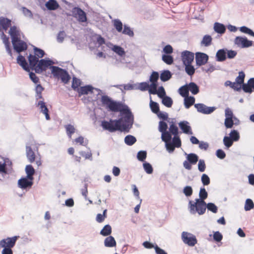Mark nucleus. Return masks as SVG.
Segmentation results:
<instances>
[{"label":"nucleus","mask_w":254,"mask_h":254,"mask_svg":"<svg viewBox=\"0 0 254 254\" xmlns=\"http://www.w3.org/2000/svg\"><path fill=\"white\" fill-rule=\"evenodd\" d=\"M50 68L54 77L60 79L64 84H67L69 82L70 76L66 70L55 66H51Z\"/></svg>","instance_id":"obj_5"},{"label":"nucleus","mask_w":254,"mask_h":254,"mask_svg":"<svg viewBox=\"0 0 254 254\" xmlns=\"http://www.w3.org/2000/svg\"><path fill=\"white\" fill-rule=\"evenodd\" d=\"M198 156L195 154L190 153L187 156V160L191 164H195L198 161Z\"/></svg>","instance_id":"obj_38"},{"label":"nucleus","mask_w":254,"mask_h":254,"mask_svg":"<svg viewBox=\"0 0 254 254\" xmlns=\"http://www.w3.org/2000/svg\"><path fill=\"white\" fill-rule=\"evenodd\" d=\"M172 143L176 147L179 148L181 146V140L178 135L177 136H174L172 139Z\"/></svg>","instance_id":"obj_54"},{"label":"nucleus","mask_w":254,"mask_h":254,"mask_svg":"<svg viewBox=\"0 0 254 254\" xmlns=\"http://www.w3.org/2000/svg\"><path fill=\"white\" fill-rule=\"evenodd\" d=\"M159 78V73L156 71H153L150 77V81L151 83H157Z\"/></svg>","instance_id":"obj_53"},{"label":"nucleus","mask_w":254,"mask_h":254,"mask_svg":"<svg viewBox=\"0 0 254 254\" xmlns=\"http://www.w3.org/2000/svg\"><path fill=\"white\" fill-rule=\"evenodd\" d=\"M242 88L246 93H251L253 91L252 88L248 83H243L242 85Z\"/></svg>","instance_id":"obj_63"},{"label":"nucleus","mask_w":254,"mask_h":254,"mask_svg":"<svg viewBox=\"0 0 254 254\" xmlns=\"http://www.w3.org/2000/svg\"><path fill=\"white\" fill-rule=\"evenodd\" d=\"M0 37L2 40V42L5 45L6 51L10 56L12 57V52L10 48V43L9 42V38L4 33L3 31L0 33Z\"/></svg>","instance_id":"obj_16"},{"label":"nucleus","mask_w":254,"mask_h":254,"mask_svg":"<svg viewBox=\"0 0 254 254\" xmlns=\"http://www.w3.org/2000/svg\"><path fill=\"white\" fill-rule=\"evenodd\" d=\"M101 101L102 105L109 111L113 112H120L126 114L124 117L119 120L110 119L109 121H102L101 126L103 128L111 132L117 130L128 132L132 124V118L127 107L120 102L112 100L107 95L102 96Z\"/></svg>","instance_id":"obj_1"},{"label":"nucleus","mask_w":254,"mask_h":254,"mask_svg":"<svg viewBox=\"0 0 254 254\" xmlns=\"http://www.w3.org/2000/svg\"><path fill=\"white\" fill-rule=\"evenodd\" d=\"M150 107L153 113L157 114L159 112V106L157 103L151 100Z\"/></svg>","instance_id":"obj_39"},{"label":"nucleus","mask_w":254,"mask_h":254,"mask_svg":"<svg viewBox=\"0 0 254 254\" xmlns=\"http://www.w3.org/2000/svg\"><path fill=\"white\" fill-rule=\"evenodd\" d=\"M206 207L209 210L213 213H216L217 212V207L214 203H208L207 204Z\"/></svg>","instance_id":"obj_61"},{"label":"nucleus","mask_w":254,"mask_h":254,"mask_svg":"<svg viewBox=\"0 0 254 254\" xmlns=\"http://www.w3.org/2000/svg\"><path fill=\"white\" fill-rule=\"evenodd\" d=\"M11 26V20L3 17H0V32L6 31Z\"/></svg>","instance_id":"obj_15"},{"label":"nucleus","mask_w":254,"mask_h":254,"mask_svg":"<svg viewBox=\"0 0 254 254\" xmlns=\"http://www.w3.org/2000/svg\"><path fill=\"white\" fill-rule=\"evenodd\" d=\"M93 88L90 85H86L81 87L78 90V92L80 95L87 94L89 92H93Z\"/></svg>","instance_id":"obj_19"},{"label":"nucleus","mask_w":254,"mask_h":254,"mask_svg":"<svg viewBox=\"0 0 254 254\" xmlns=\"http://www.w3.org/2000/svg\"><path fill=\"white\" fill-rule=\"evenodd\" d=\"M113 51L120 56H123L125 54L123 48L119 46H114L112 48Z\"/></svg>","instance_id":"obj_43"},{"label":"nucleus","mask_w":254,"mask_h":254,"mask_svg":"<svg viewBox=\"0 0 254 254\" xmlns=\"http://www.w3.org/2000/svg\"><path fill=\"white\" fill-rule=\"evenodd\" d=\"M38 104L41 111L45 115L46 120H48V108L45 105V103L43 101H39Z\"/></svg>","instance_id":"obj_30"},{"label":"nucleus","mask_w":254,"mask_h":254,"mask_svg":"<svg viewBox=\"0 0 254 254\" xmlns=\"http://www.w3.org/2000/svg\"><path fill=\"white\" fill-rule=\"evenodd\" d=\"M206 168V165L204 161L203 160H199L198 164V169L201 172H203L205 171Z\"/></svg>","instance_id":"obj_59"},{"label":"nucleus","mask_w":254,"mask_h":254,"mask_svg":"<svg viewBox=\"0 0 254 254\" xmlns=\"http://www.w3.org/2000/svg\"><path fill=\"white\" fill-rule=\"evenodd\" d=\"M230 137L233 141H237L240 138L239 132L236 130H233L230 133Z\"/></svg>","instance_id":"obj_47"},{"label":"nucleus","mask_w":254,"mask_h":254,"mask_svg":"<svg viewBox=\"0 0 254 254\" xmlns=\"http://www.w3.org/2000/svg\"><path fill=\"white\" fill-rule=\"evenodd\" d=\"M122 32L123 34L128 35L130 37H132L134 35L133 31L126 25H124V30H122Z\"/></svg>","instance_id":"obj_44"},{"label":"nucleus","mask_w":254,"mask_h":254,"mask_svg":"<svg viewBox=\"0 0 254 254\" xmlns=\"http://www.w3.org/2000/svg\"><path fill=\"white\" fill-rule=\"evenodd\" d=\"M245 74L243 71H240L239 72V76L236 78V82L238 83L239 87H242V84L244 83Z\"/></svg>","instance_id":"obj_32"},{"label":"nucleus","mask_w":254,"mask_h":254,"mask_svg":"<svg viewBox=\"0 0 254 254\" xmlns=\"http://www.w3.org/2000/svg\"><path fill=\"white\" fill-rule=\"evenodd\" d=\"M201 181L204 186H207L210 184V179L209 177L205 174H202L201 176Z\"/></svg>","instance_id":"obj_58"},{"label":"nucleus","mask_w":254,"mask_h":254,"mask_svg":"<svg viewBox=\"0 0 254 254\" xmlns=\"http://www.w3.org/2000/svg\"><path fill=\"white\" fill-rule=\"evenodd\" d=\"M112 233V228L110 225H106L101 230L100 234L104 236L110 235Z\"/></svg>","instance_id":"obj_33"},{"label":"nucleus","mask_w":254,"mask_h":254,"mask_svg":"<svg viewBox=\"0 0 254 254\" xmlns=\"http://www.w3.org/2000/svg\"><path fill=\"white\" fill-rule=\"evenodd\" d=\"M214 31L217 33L222 34L225 32V26L221 23L216 22L214 24Z\"/></svg>","instance_id":"obj_18"},{"label":"nucleus","mask_w":254,"mask_h":254,"mask_svg":"<svg viewBox=\"0 0 254 254\" xmlns=\"http://www.w3.org/2000/svg\"><path fill=\"white\" fill-rule=\"evenodd\" d=\"M80 85V81L79 79L73 77L72 79V88L75 90L76 89L78 88V87Z\"/></svg>","instance_id":"obj_60"},{"label":"nucleus","mask_w":254,"mask_h":254,"mask_svg":"<svg viewBox=\"0 0 254 254\" xmlns=\"http://www.w3.org/2000/svg\"><path fill=\"white\" fill-rule=\"evenodd\" d=\"M212 40V37L210 35H206L203 37L202 40L201 41V45L205 47H208L211 44Z\"/></svg>","instance_id":"obj_26"},{"label":"nucleus","mask_w":254,"mask_h":254,"mask_svg":"<svg viewBox=\"0 0 254 254\" xmlns=\"http://www.w3.org/2000/svg\"><path fill=\"white\" fill-rule=\"evenodd\" d=\"M156 94L158 95V97L160 98H162L166 96H165V95H166L165 91L164 90V88L162 86H161L159 88L158 90L157 91Z\"/></svg>","instance_id":"obj_62"},{"label":"nucleus","mask_w":254,"mask_h":254,"mask_svg":"<svg viewBox=\"0 0 254 254\" xmlns=\"http://www.w3.org/2000/svg\"><path fill=\"white\" fill-rule=\"evenodd\" d=\"M207 196L208 194L205 188H201L199 193V198L198 199L199 200L204 201V199H205L207 197Z\"/></svg>","instance_id":"obj_45"},{"label":"nucleus","mask_w":254,"mask_h":254,"mask_svg":"<svg viewBox=\"0 0 254 254\" xmlns=\"http://www.w3.org/2000/svg\"><path fill=\"white\" fill-rule=\"evenodd\" d=\"M225 85L226 86H230L232 89L238 91H240L241 89V87H239L238 83L236 82H232L230 80H227L225 82Z\"/></svg>","instance_id":"obj_29"},{"label":"nucleus","mask_w":254,"mask_h":254,"mask_svg":"<svg viewBox=\"0 0 254 254\" xmlns=\"http://www.w3.org/2000/svg\"><path fill=\"white\" fill-rule=\"evenodd\" d=\"M172 77V74L169 70L163 71L160 75V79L162 81H166L169 80Z\"/></svg>","instance_id":"obj_31"},{"label":"nucleus","mask_w":254,"mask_h":254,"mask_svg":"<svg viewBox=\"0 0 254 254\" xmlns=\"http://www.w3.org/2000/svg\"><path fill=\"white\" fill-rule=\"evenodd\" d=\"M194 107L198 112L204 114H209L215 110V107H208L201 103L195 104Z\"/></svg>","instance_id":"obj_13"},{"label":"nucleus","mask_w":254,"mask_h":254,"mask_svg":"<svg viewBox=\"0 0 254 254\" xmlns=\"http://www.w3.org/2000/svg\"><path fill=\"white\" fill-rule=\"evenodd\" d=\"M234 43L238 47L241 48H248L253 45V42L248 40L246 37L237 36L234 40Z\"/></svg>","instance_id":"obj_9"},{"label":"nucleus","mask_w":254,"mask_h":254,"mask_svg":"<svg viewBox=\"0 0 254 254\" xmlns=\"http://www.w3.org/2000/svg\"><path fill=\"white\" fill-rule=\"evenodd\" d=\"M165 142L167 149L169 151V152H173L174 151L175 148L176 147L172 143H171L170 141H167Z\"/></svg>","instance_id":"obj_64"},{"label":"nucleus","mask_w":254,"mask_h":254,"mask_svg":"<svg viewBox=\"0 0 254 254\" xmlns=\"http://www.w3.org/2000/svg\"><path fill=\"white\" fill-rule=\"evenodd\" d=\"M26 154L28 159L30 162H33L35 159V154L31 147L26 146Z\"/></svg>","instance_id":"obj_22"},{"label":"nucleus","mask_w":254,"mask_h":254,"mask_svg":"<svg viewBox=\"0 0 254 254\" xmlns=\"http://www.w3.org/2000/svg\"><path fill=\"white\" fill-rule=\"evenodd\" d=\"M254 207L253 201L251 199H247L245 205V209L247 211L250 210Z\"/></svg>","instance_id":"obj_49"},{"label":"nucleus","mask_w":254,"mask_h":254,"mask_svg":"<svg viewBox=\"0 0 254 254\" xmlns=\"http://www.w3.org/2000/svg\"><path fill=\"white\" fill-rule=\"evenodd\" d=\"M60 5L56 0H49V10H56Z\"/></svg>","instance_id":"obj_42"},{"label":"nucleus","mask_w":254,"mask_h":254,"mask_svg":"<svg viewBox=\"0 0 254 254\" xmlns=\"http://www.w3.org/2000/svg\"><path fill=\"white\" fill-rule=\"evenodd\" d=\"M66 133L70 138L71 137V135L75 132V129L73 126L69 124L65 125L64 127Z\"/></svg>","instance_id":"obj_40"},{"label":"nucleus","mask_w":254,"mask_h":254,"mask_svg":"<svg viewBox=\"0 0 254 254\" xmlns=\"http://www.w3.org/2000/svg\"><path fill=\"white\" fill-rule=\"evenodd\" d=\"M25 171L27 174V178L29 180H33V175L35 173V170L33 167L30 165H27L25 168Z\"/></svg>","instance_id":"obj_23"},{"label":"nucleus","mask_w":254,"mask_h":254,"mask_svg":"<svg viewBox=\"0 0 254 254\" xmlns=\"http://www.w3.org/2000/svg\"><path fill=\"white\" fill-rule=\"evenodd\" d=\"M185 65V70L187 74L190 76L192 75L195 72V68L191 64H184Z\"/></svg>","instance_id":"obj_41"},{"label":"nucleus","mask_w":254,"mask_h":254,"mask_svg":"<svg viewBox=\"0 0 254 254\" xmlns=\"http://www.w3.org/2000/svg\"><path fill=\"white\" fill-rule=\"evenodd\" d=\"M104 245L107 247H113L116 246V242L113 237L109 236L105 239Z\"/></svg>","instance_id":"obj_21"},{"label":"nucleus","mask_w":254,"mask_h":254,"mask_svg":"<svg viewBox=\"0 0 254 254\" xmlns=\"http://www.w3.org/2000/svg\"><path fill=\"white\" fill-rule=\"evenodd\" d=\"M44 54V51L34 47L33 53L28 57L29 65L25 58L21 55L18 56L17 63L26 71L29 72L32 69L38 73H40L46 71L48 68V60H40L43 57Z\"/></svg>","instance_id":"obj_2"},{"label":"nucleus","mask_w":254,"mask_h":254,"mask_svg":"<svg viewBox=\"0 0 254 254\" xmlns=\"http://www.w3.org/2000/svg\"><path fill=\"white\" fill-rule=\"evenodd\" d=\"M162 99V104L168 108L171 107L173 104V100L172 99L168 96H165Z\"/></svg>","instance_id":"obj_34"},{"label":"nucleus","mask_w":254,"mask_h":254,"mask_svg":"<svg viewBox=\"0 0 254 254\" xmlns=\"http://www.w3.org/2000/svg\"><path fill=\"white\" fill-rule=\"evenodd\" d=\"M8 33L11 36L12 44L14 50L17 53L22 52L27 49L26 43L22 40V33L16 26H11Z\"/></svg>","instance_id":"obj_3"},{"label":"nucleus","mask_w":254,"mask_h":254,"mask_svg":"<svg viewBox=\"0 0 254 254\" xmlns=\"http://www.w3.org/2000/svg\"><path fill=\"white\" fill-rule=\"evenodd\" d=\"M233 118H226L225 119L224 124L226 128H232L234 125Z\"/></svg>","instance_id":"obj_51"},{"label":"nucleus","mask_w":254,"mask_h":254,"mask_svg":"<svg viewBox=\"0 0 254 254\" xmlns=\"http://www.w3.org/2000/svg\"><path fill=\"white\" fill-rule=\"evenodd\" d=\"M136 141L135 137L131 135H128L125 138V142L128 145H133Z\"/></svg>","instance_id":"obj_37"},{"label":"nucleus","mask_w":254,"mask_h":254,"mask_svg":"<svg viewBox=\"0 0 254 254\" xmlns=\"http://www.w3.org/2000/svg\"><path fill=\"white\" fill-rule=\"evenodd\" d=\"M188 86L189 91H190L192 94L195 95L199 92V88L195 83L190 82L188 84Z\"/></svg>","instance_id":"obj_25"},{"label":"nucleus","mask_w":254,"mask_h":254,"mask_svg":"<svg viewBox=\"0 0 254 254\" xmlns=\"http://www.w3.org/2000/svg\"><path fill=\"white\" fill-rule=\"evenodd\" d=\"M19 237V236H14L1 240L0 241V247L9 248V249L13 248Z\"/></svg>","instance_id":"obj_10"},{"label":"nucleus","mask_w":254,"mask_h":254,"mask_svg":"<svg viewBox=\"0 0 254 254\" xmlns=\"http://www.w3.org/2000/svg\"><path fill=\"white\" fill-rule=\"evenodd\" d=\"M183 242L190 246H194L197 243V240L195 236L186 232H183L182 234Z\"/></svg>","instance_id":"obj_8"},{"label":"nucleus","mask_w":254,"mask_h":254,"mask_svg":"<svg viewBox=\"0 0 254 254\" xmlns=\"http://www.w3.org/2000/svg\"><path fill=\"white\" fill-rule=\"evenodd\" d=\"M208 56L203 53L197 52L195 54V61L197 66L205 65L208 61Z\"/></svg>","instance_id":"obj_11"},{"label":"nucleus","mask_w":254,"mask_h":254,"mask_svg":"<svg viewBox=\"0 0 254 254\" xmlns=\"http://www.w3.org/2000/svg\"><path fill=\"white\" fill-rule=\"evenodd\" d=\"M147 153L145 151H140L138 152L137 157L138 160L140 161H144L146 159Z\"/></svg>","instance_id":"obj_55"},{"label":"nucleus","mask_w":254,"mask_h":254,"mask_svg":"<svg viewBox=\"0 0 254 254\" xmlns=\"http://www.w3.org/2000/svg\"><path fill=\"white\" fill-rule=\"evenodd\" d=\"M240 31L244 33L248 34L250 36L254 37V32L251 29L246 26H242L240 28Z\"/></svg>","instance_id":"obj_46"},{"label":"nucleus","mask_w":254,"mask_h":254,"mask_svg":"<svg viewBox=\"0 0 254 254\" xmlns=\"http://www.w3.org/2000/svg\"><path fill=\"white\" fill-rule=\"evenodd\" d=\"M179 126L183 132L186 134H192V132L190 127L189 125V123L187 121L181 122Z\"/></svg>","instance_id":"obj_17"},{"label":"nucleus","mask_w":254,"mask_h":254,"mask_svg":"<svg viewBox=\"0 0 254 254\" xmlns=\"http://www.w3.org/2000/svg\"><path fill=\"white\" fill-rule=\"evenodd\" d=\"M169 132L171 135L173 134L174 136H177L178 135V128L173 121L170 123Z\"/></svg>","instance_id":"obj_27"},{"label":"nucleus","mask_w":254,"mask_h":254,"mask_svg":"<svg viewBox=\"0 0 254 254\" xmlns=\"http://www.w3.org/2000/svg\"><path fill=\"white\" fill-rule=\"evenodd\" d=\"M168 128L167 124L166 122L160 121L159 123V130L162 133L161 138L164 142L170 141L172 139L171 133L167 131Z\"/></svg>","instance_id":"obj_6"},{"label":"nucleus","mask_w":254,"mask_h":254,"mask_svg":"<svg viewBox=\"0 0 254 254\" xmlns=\"http://www.w3.org/2000/svg\"><path fill=\"white\" fill-rule=\"evenodd\" d=\"M181 58L184 64H191L194 59V54L189 51H185L181 53Z\"/></svg>","instance_id":"obj_12"},{"label":"nucleus","mask_w":254,"mask_h":254,"mask_svg":"<svg viewBox=\"0 0 254 254\" xmlns=\"http://www.w3.org/2000/svg\"><path fill=\"white\" fill-rule=\"evenodd\" d=\"M189 208L191 213L195 214L197 212L199 215H202L205 212L206 204L204 201L198 199H196L195 202L190 200Z\"/></svg>","instance_id":"obj_4"},{"label":"nucleus","mask_w":254,"mask_h":254,"mask_svg":"<svg viewBox=\"0 0 254 254\" xmlns=\"http://www.w3.org/2000/svg\"><path fill=\"white\" fill-rule=\"evenodd\" d=\"M183 192L187 196H190L192 194V189L190 186H186L184 188Z\"/></svg>","instance_id":"obj_57"},{"label":"nucleus","mask_w":254,"mask_h":254,"mask_svg":"<svg viewBox=\"0 0 254 254\" xmlns=\"http://www.w3.org/2000/svg\"><path fill=\"white\" fill-rule=\"evenodd\" d=\"M33 180H29L27 177L18 180V187L22 189L31 188L33 185Z\"/></svg>","instance_id":"obj_14"},{"label":"nucleus","mask_w":254,"mask_h":254,"mask_svg":"<svg viewBox=\"0 0 254 254\" xmlns=\"http://www.w3.org/2000/svg\"><path fill=\"white\" fill-rule=\"evenodd\" d=\"M195 98L192 96H188L185 97L184 105L187 109L190 108L192 105L194 104Z\"/></svg>","instance_id":"obj_20"},{"label":"nucleus","mask_w":254,"mask_h":254,"mask_svg":"<svg viewBox=\"0 0 254 254\" xmlns=\"http://www.w3.org/2000/svg\"><path fill=\"white\" fill-rule=\"evenodd\" d=\"M189 89L188 88V84L181 87L179 89V94L183 97H186L189 96Z\"/></svg>","instance_id":"obj_28"},{"label":"nucleus","mask_w":254,"mask_h":254,"mask_svg":"<svg viewBox=\"0 0 254 254\" xmlns=\"http://www.w3.org/2000/svg\"><path fill=\"white\" fill-rule=\"evenodd\" d=\"M143 168L145 171L149 174H152L153 172V168L151 164L147 162H145L143 164Z\"/></svg>","instance_id":"obj_48"},{"label":"nucleus","mask_w":254,"mask_h":254,"mask_svg":"<svg viewBox=\"0 0 254 254\" xmlns=\"http://www.w3.org/2000/svg\"><path fill=\"white\" fill-rule=\"evenodd\" d=\"M223 142L227 148H229L232 145L233 140L230 137L225 136L223 138Z\"/></svg>","instance_id":"obj_50"},{"label":"nucleus","mask_w":254,"mask_h":254,"mask_svg":"<svg viewBox=\"0 0 254 254\" xmlns=\"http://www.w3.org/2000/svg\"><path fill=\"white\" fill-rule=\"evenodd\" d=\"M113 25L117 31L121 32L123 30V23L119 19H115L113 20Z\"/></svg>","instance_id":"obj_36"},{"label":"nucleus","mask_w":254,"mask_h":254,"mask_svg":"<svg viewBox=\"0 0 254 254\" xmlns=\"http://www.w3.org/2000/svg\"><path fill=\"white\" fill-rule=\"evenodd\" d=\"M217 60L219 62L224 61L226 59V52L223 49L219 50L217 51L216 55Z\"/></svg>","instance_id":"obj_24"},{"label":"nucleus","mask_w":254,"mask_h":254,"mask_svg":"<svg viewBox=\"0 0 254 254\" xmlns=\"http://www.w3.org/2000/svg\"><path fill=\"white\" fill-rule=\"evenodd\" d=\"M157 83H151V84L148 86L149 92L152 94H156L157 91Z\"/></svg>","instance_id":"obj_52"},{"label":"nucleus","mask_w":254,"mask_h":254,"mask_svg":"<svg viewBox=\"0 0 254 254\" xmlns=\"http://www.w3.org/2000/svg\"><path fill=\"white\" fill-rule=\"evenodd\" d=\"M222 239L223 236L219 231L214 232L213 239L214 241L219 242L222 240Z\"/></svg>","instance_id":"obj_56"},{"label":"nucleus","mask_w":254,"mask_h":254,"mask_svg":"<svg viewBox=\"0 0 254 254\" xmlns=\"http://www.w3.org/2000/svg\"><path fill=\"white\" fill-rule=\"evenodd\" d=\"M162 61L167 64H172L174 62V59L172 56L163 55L162 57Z\"/></svg>","instance_id":"obj_35"},{"label":"nucleus","mask_w":254,"mask_h":254,"mask_svg":"<svg viewBox=\"0 0 254 254\" xmlns=\"http://www.w3.org/2000/svg\"><path fill=\"white\" fill-rule=\"evenodd\" d=\"M72 16L76 18L80 22H85L87 21L86 13L80 8L73 7L72 9Z\"/></svg>","instance_id":"obj_7"}]
</instances>
